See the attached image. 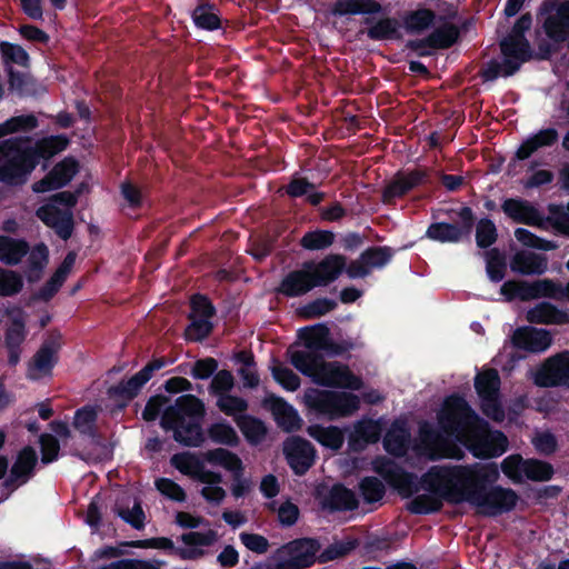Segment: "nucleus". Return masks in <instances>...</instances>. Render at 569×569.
<instances>
[{
	"label": "nucleus",
	"instance_id": "obj_1",
	"mask_svg": "<svg viewBox=\"0 0 569 569\" xmlns=\"http://www.w3.org/2000/svg\"><path fill=\"white\" fill-rule=\"evenodd\" d=\"M467 447L477 458L501 456L508 440L500 431H489L488 423L460 397L447 398L438 413V428L433 430L423 422L419 430V442L415 446L418 456L429 460L443 458L460 459Z\"/></svg>",
	"mask_w": 569,
	"mask_h": 569
},
{
	"label": "nucleus",
	"instance_id": "obj_2",
	"mask_svg": "<svg viewBox=\"0 0 569 569\" xmlns=\"http://www.w3.org/2000/svg\"><path fill=\"white\" fill-rule=\"evenodd\" d=\"M328 337L329 329L323 325L302 329L300 338L305 341V347L289 350L292 366L317 385L351 390L360 389V379L353 376L346 366L338 362H326L315 353L317 350L329 351Z\"/></svg>",
	"mask_w": 569,
	"mask_h": 569
},
{
	"label": "nucleus",
	"instance_id": "obj_3",
	"mask_svg": "<svg viewBox=\"0 0 569 569\" xmlns=\"http://www.w3.org/2000/svg\"><path fill=\"white\" fill-rule=\"evenodd\" d=\"M68 140L62 136L50 137L34 144L29 140H8L0 144V182L23 183L40 158L48 159L62 151Z\"/></svg>",
	"mask_w": 569,
	"mask_h": 569
},
{
	"label": "nucleus",
	"instance_id": "obj_4",
	"mask_svg": "<svg viewBox=\"0 0 569 569\" xmlns=\"http://www.w3.org/2000/svg\"><path fill=\"white\" fill-rule=\"evenodd\" d=\"M457 469L472 470V485L466 486V490L473 491L482 489L480 482H493L499 477V470L496 463L475 465V466H435L430 468L421 478V487L431 492L432 497L420 496L412 502V510L417 513H428L438 510L441 507L442 486L451 487L456 485Z\"/></svg>",
	"mask_w": 569,
	"mask_h": 569
},
{
	"label": "nucleus",
	"instance_id": "obj_5",
	"mask_svg": "<svg viewBox=\"0 0 569 569\" xmlns=\"http://www.w3.org/2000/svg\"><path fill=\"white\" fill-rule=\"evenodd\" d=\"M472 470L457 469L456 485L451 487L442 486V499L453 503L469 502L478 512L487 516H496L511 510L518 500L517 495L511 489L495 487L488 491L483 488L479 490L468 491L466 486L472 485Z\"/></svg>",
	"mask_w": 569,
	"mask_h": 569
},
{
	"label": "nucleus",
	"instance_id": "obj_6",
	"mask_svg": "<svg viewBox=\"0 0 569 569\" xmlns=\"http://www.w3.org/2000/svg\"><path fill=\"white\" fill-rule=\"evenodd\" d=\"M204 416L203 402L192 395L181 396L174 406L166 409L161 426L173 431L174 439L186 446L198 447L203 441L201 420Z\"/></svg>",
	"mask_w": 569,
	"mask_h": 569
},
{
	"label": "nucleus",
	"instance_id": "obj_7",
	"mask_svg": "<svg viewBox=\"0 0 569 569\" xmlns=\"http://www.w3.org/2000/svg\"><path fill=\"white\" fill-rule=\"evenodd\" d=\"M531 22V17L527 14L516 22L511 33L500 43L501 61L492 62L485 70L483 76L487 80L511 76L530 58V48L523 38V32L530 29Z\"/></svg>",
	"mask_w": 569,
	"mask_h": 569
},
{
	"label": "nucleus",
	"instance_id": "obj_8",
	"mask_svg": "<svg viewBox=\"0 0 569 569\" xmlns=\"http://www.w3.org/2000/svg\"><path fill=\"white\" fill-rule=\"evenodd\" d=\"M303 403L310 411L335 420L355 413L359 409L360 400L349 392L309 388L303 393Z\"/></svg>",
	"mask_w": 569,
	"mask_h": 569
},
{
	"label": "nucleus",
	"instance_id": "obj_9",
	"mask_svg": "<svg viewBox=\"0 0 569 569\" xmlns=\"http://www.w3.org/2000/svg\"><path fill=\"white\" fill-rule=\"evenodd\" d=\"M318 549L315 540H296L279 548L272 561L276 569H303L315 562Z\"/></svg>",
	"mask_w": 569,
	"mask_h": 569
},
{
	"label": "nucleus",
	"instance_id": "obj_10",
	"mask_svg": "<svg viewBox=\"0 0 569 569\" xmlns=\"http://www.w3.org/2000/svg\"><path fill=\"white\" fill-rule=\"evenodd\" d=\"M475 388L482 412L495 421H502L505 412L499 401L500 378L496 370L486 369L475 378Z\"/></svg>",
	"mask_w": 569,
	"mask_h": 569
},
{
	"label": "nucleus",
	"instance_id": "obj_11",
	"mask_svg": "<svg viewBox=\"0 0 569 569\" xmlns=\"http://www.w3.org/2000/svg\"><path fill=\"white\" fill-rule=\"evenodd\" d=\"M533 382L540 387H569V352L547 359L533 373Z\"/></svg>",
	"mask_w": 569,
	"mask_h": 569
},
{
	"label": "nucleus",
	"instance_id": "obj_12",
	"mask_svg": "<svg viewBox=\"0 0 569 569\" xmlns=\"http://www.w3.org/2000/svg\"><path fill=\"white\" fill-rule=\"evenodd\" d=\"M372 469L393 486L401 495L410 496L417 491L413 476L405 472L390 459L383 457L377 458L372 461Z\"/></svg>",
	"mask_w": 569,
	"mask_h": 569
},
{
	"label": "nucleus",
	"instance_id": "obj_13",
	"mask_svg": "<svg viewBox=\"0 0 569 569\" xmlns=\"http://www.w3.org/2000/svg\"><path fill=\"white\" fill-rule=\"evenodd\" d=\"M78 169L79 166L76 160L66 158L56 164L43 179L34 182L32 184V190L36 193H44L57 190L69 183L78 172Z\"/></svg>",
	"mask_w": 569,
	"mask_h": 569
},
{
	"label": "nucleus",
	"instance_id": "obj_14",
	"mask_svg": "<svg viewBox=\"0 0 569 569\" xmlns=\"http://www.w3.org/2000/svg\"><path fill=\"white\" fill-rule=\"evenodd\" d=\"M36 214L46 226L54 229L62 239H68L71 236L73 228L72 211L60 209L54 202L50 201L38 208Z\"/></svg>",
	"mask_w": 569,
	"mask_h": 569
},
{
	"label": "nucleus",
	"instance_id": "obj_15",
	"mask_svg": "<svg viewBox=\"0 0 569 569\" xmlns=\"http://www.w3.org/2000/svg\"><path fill=\"white\" fill-rule=\"evenodd\" d=\"M182 546L179 555L183 559H197L206 555L207 549L218 541V533L212 529L191 531L181 536Z\"/></svg>",
	"mask_w": 569,
	"mask_h": 569
},
{
	"label": "nucleus",
	"instance_id": "obj_16",
	"mask_svg": "<svg viewBox=\"0 0 569 569\" xmlns=\"http://www.w3.org/2000/svg\"><path fill=\"white\" fill-rule=\"evenodd\" d=\"M284 453L296 473H305L313 463L315 450L310 442L301 438H289L284 442Z\"/></svg>",
	"mask_w": 569,
	"mask_h": 569
},
{
	"label": "nucleus",
	"instance_id": "obj_17",
	"mask_svg": "<svg viewBox=\"0 0 569 569\" xmlns=\"http://www.w3.org/2000/svg\"><path fill=\"white\" fill-rule=\"evenodd\" d=\"M551 345L550 333L545 329L519 328L512 336V346L529 352H542Z\"/></svg>",
	"mask_w": 569,
	"mask_h": 569
},
{
	"label": "nucleus",
	"instance_id": "obj_18",
	"mask_svg": "<svg viewBox=\"0 0 569 569\" xmlns=\"http://www.w3.org/2000/svg\"><path fill=\"white\" fill-rule=\"evenodd\" d=\"M10 318V326L6 332V347L9 352V362L17 365L20 360L19 347L24 341V315L20 309H12L8 312Z\"/></svg>",
	"mask_w": 569,
	"mask_h": 569
},
{
	"label": "nucleus",
	"instance_id": "obj_19",
	"mask_svg": "<svg viewBox=\"0 0 569 569\" xmlns=\"http://www.w3.org/2000/svg\"><path fill=\"white\" fill-rule=\"evenodd\" d=\"M264 403L271 410L278 426L283 430L290 432L301 427L302 419L298 411L282 398L269 396L266 398Z\"/></svg>",
	"mask_w": 569,
	"mask_h": 569
},
{
	"label": "nucleus",
	"instance_id": "obj_20",
	"mask_svg": "<svg viewBox=\"0 0 569 569\" xmlns=\"http://www.w3.org/2000/svg\"><path fill=\"white\" fill-rule=\"evenodd\" d=\"M58 341L46 342L37 352L33 361L28 368V378L31 380H40L44 377L50 376L51 370L57 360V352L59 349Z\"/></svg>",
	"mask_w": 569,
	"mask_h": 569
},
{
	"label": "nucleus",
	"instance_id": "obj_21",
	"mask_svg": "<svg viewBox=\"0 0 569 569\" xmlns=\"http://www.w3.org/2000/svg\"><path fill=\"white\" fill-rule=\"evenodd\" d=\"M0 53L3 63L8 68L9 81L11 87L20 90L23 81L19 76H17L12 71L11 66L17 64L20 67H28L29 54L22 47L4 41L0 43Z\"/></svg>",
	"mask_w": 569,
	"mask_h": 569
},
{
	"label": "nucleus",
	"instance_id": "obj_22",
	"mask_svg": "<svg viewBox=\"0 0 569 569\" xmlns=\"http://www.w3.org/2000/svg\"><path fill=\"white\" fill-rule=\"evenodd\" d=\"M315 287L317 286L312 272L309 266L306 264L302 269L287 274L279 287V291L289 297H297L310 291Z\"/></svg>",
	"mask_w": 569,
	"mask_h": 569
},
{
	"label": "nucleus",
	"instance_id": "obj_23",
	"mask_svg": "<svg viewBox=\"0 0 569 569\" xmlns=\"http://www.w3.org/2000/svg\"><path fill=\"white\" fill-rule=\"evenodd\" d=\"M316 286H326L336 280L346 267V260L342 256L330 254L317 264L308 263Z\"/></svg>",
	"mask_w": 569,
	"mask_h": 569
},
{
	"label": "nucleus",
	"instance_id": "obj_24",
	"mask_svg": "<svg viewBox=\"0 0 569 569\" xmlns=\"http://www.w3.org/2000/svg\"><path fill=\"white\" fill-rule=\"evenodd\" d=\"M503 212L513 221L531 226H540L542 217L528 201L521 199H507L502 203Z\"/></svg>",
	"mask_w": 569,
	"mask_h": 569
},
{
	"label": "nucleus",
	"instance_id": "obj_25",
	"mask_svg": "<svg viewBox=\"0 0 569 569\" xmlns=\"http://www.w3.org/2000/svg\"><path fill=\"white\" fill-rule=\"evenodd\" d=\"M510 268L521 274H541L547 270V259L541 254L520 251L512 257Z\"/></svg>",
	"mask_w": 569,
	"mask_h": 569
},
{
	"label": "nucleus",
	"instance_id": "obj_26",
	"mask_svg": "<svg viewBox=\"0 0 569 569\" xmlns=\"http://www.w3.org/2000/svg\"><path fill=\"white\" fill-rule=\"evenodd\" d=\"M37 463L36 451L27 447L20 451L9 477L10 485L18 487L28 481Z\"/></svg>",
	"mask_w": 569,
	"mask_h": 569
},
{
	"label": "nucleus",
	"instance_id": "obj_27",
	"mask_svg": "<svg viewBox=\"0 0 569 569\" xmlns=\"http://www.w3.org/2000/svg\"><path fill=\"white\" fill-rule=\"evenodd\" d=\"M381 427L378 421L362 420L355 425L353 431L349 437V447L357 451L367 443L376 442L379 439Z\"/></svg>",
	"mask_w": 569,
	"mask_h": 569
},
{
	"label": "nucleus",
	"instance_id": "obj_28",
	"mask_svg": "<svg viewBox=\"0 0 569 569\" xmlns=\"http://www.w3.org/2000/svg\"><path fill=\"white\" fill-rule=\"evenodd\" d=\"M385 449L393 456H403L409 447V432L405 422L396 421L383 439Z\"/></svg>",
	"mask_w": 569,
	"mask_h": 569
},
{
	"label": "nucleus",
	"instance_id": "obj_29",
	"mask_svg": "<svg viewBox=\"0 0 569 569\" xmlns=\"http://www.w3.org/2000/svg\"><path fill=\"white\" fill-rule=\"evenodd\" d=\"M171 463L174 468H177L181 473L189 476L193 479H208L213 476L209 473V470L204 468L202 462L194 455L183 452L179 455H174L171 458Z\"/></svg>",
	"mask_w": 569,
	"mask_h": 569
},
{
	"label": "nucleus",
	"instance_id": "obj_30",
	"mask_svg": "<svg viewBox=\"0 0 569 569\" xmlns=\"http://www.w3.org/2000/svg\"><path fill=\"white\" fill-rule=\"evenodd\" d=\"M29 246L22 239L0 236V261L8 266L18 264L28 253Z\"/></svg>",
	"mask_w": 569,
	"mask_h": 569
},
{
	"label": "nucleus",
	"instance_id": "obj_31",
	"mask_svg": "<svg viewBox=\"0 0 569 569\" xmlns=\"http://www.w3.org/2000/svg\"><path fill=\"white\" fill-rule=\"evenodd\" d=\"M307 432L321 446L331 450H338L345 440L342 430L333 426L311 425L308 427Z\"/></svg>",
	"mask_w": 569,
	"mask_h": 569
},
{
	"label": "nucleus",
	"instance_id": "obj_32",
	"mask_svg": "<svg viewBox=\"0 0 569 569\" xmlns=\"http://www.w3.org/2000/svg\"><path fill=\"white\" fill-rule=\"evenodd\" d=\"M558 139V132L555 129H545L528 138L518 149L519 159L529 158L535 151L542 147L551 146Z\"/></svg>",
	"mask_w": 569,
	"mask_h": 569
},
{
	"label": "nucleus",
	"instance_id": "obj_33",
	"mask_svg": "<svg viewBox=\"0 0 569 569\" xmlns=\"http://www.w3.org/2000/svg\"><path fill=\"white\" fill-rule=\"evenodd\" d=\"M162 367V362L156 361L146 366L138 373L131 377L128 381L122 382L118 386V391L128 397H134L139 390L150 380L154 370H158Z\"/></svg>",
	"mask_w": 569,
	"mask_h": 569
},
{
	"label": "nucleus",
	"instance_id": "obj_34",
	"mask_svg": "<svg viewBox=\"0 0 569 569\" xmlns=\"http://www.w3.org/2000/svg\"><path fill=\"white\" fill-rule=\"evenodd\" d=\"M117 515L132 527L140 529L144 526L143 510L136 499L123 497L116 506Z\"/></svg>",
	"mask_w": 569,
	"mask_h": 569
},
{
	"label": "nucleus",
	"instance_id": "obj_35",
	"mask_svg": "<svg viewBox=\"0 0 569 569\" xmlns=\"http://www.w3.org/2000/svg\"><path fill=\"white\" fill-rule=\"evenodd\" d=\"M381 11V6L373 0H338L333 12L337 14H372Z\"/></svg>",
	"mask_w": 569,
	"mask_h": 569
},
{
	"label": "nucleus",
	"instance_id": "obj_36",
	"mask_svg": "<svg viewBox=\"0 0 569 569\" xmlns=\"http://www.w3.org/2000/svg\"><path fill=\"white\" fill-rule=\"evenodd\" d=\"M527 320L535 323H563L568 320L567 315L558 311L547 302L539 303L527 312Z\"/></svg>",
	"mask_w": 569,
	"mask_h": 569
},
{
	"label": "nucleus",
	"instance_id": "obj_37",
	"mask_svg": "<svg viewBox=\"0 0 569 569\" xmlns=\"http://www.w3.org/2000/svg\"><path fill=\"white\" fill-rule=\"evenodd\" d=\"M203 457L208 462L221 466L226 470L232 472L233 476H240L242 472V462L240 458L226 449L219 448L209 450Z\"/></svg>",
	"mask_w": 569,
	"mask_h": 569
},
{
	"label": "nucleus",
	"instance_id": "obj_38",
	"mask_svg": "<svg viewBox=\"0 0 569 569\" xmlns=\"http://www.w3.org/2000/svg\"><path fill=\"white\" fill-rule=\"evenodd\" d=\"M421 179L422 174L420 172L397 176L385 189V200L389 201L393 197L402 196L405 192L417 186Z\"/></svg>",
	"mask_w": 569,
	"mask_h": 569
},
{
	"label": "nucleus",
	"instance_id": "obj_39",
	"mask_svg": "<svg viewBox=\"0 0 569 569\" xmlns=\"http://www.w3.org/2000/svg\"><path fill=\"white\" fill-rule=\"evenodd\" d=\"M469 232V227L462 231L456 226L448 223H435L428 228L427 236L440 242H456L459 241L463 233Z\"/></svg>",
	"mask_w": 569,
	"mask_h": 569
},
{
	"label": "nucleus",
	"instance_id": "obj_40",
	"mask_svg": "<svg viewBox=\"0 0 569 569\" xmlns=\"http://www.w3.org/2000/svg\"><path fill=\"white\" fill-rule=\"evenodd\" d=\"M236 421L249 442L258 443L266 437L267 429L262 421L249 416L240 417Z\"/></svg>",
	"mask_w": 569,
	"mask_h": 569
},
{
	"label": "nucleus",
	"instance_id": "obj_41",
	"mask_svg": "<svg viewBox=\"0 0 569 569\" xmlns=\"http://www.w3.org/2000/svg\"><path fill=\"white\" fill-rule=\"evenodd\" d=\"M48 248L44 244H37L29 253L27 276L29 280L39 279L41 271L48 263Z\"/></svg>",
	"mask_w": 569,
	"mask_h": 569
},
{
	"label": "nucleus",
	"instance_id": "obj_42",
	"mask_svg": "<svg viewBox=\"0 0 569 569\" xmlns=\"http://www.w3.org/2000/svg\"><path fill=\"white\" fill-rule=\"evenodd\" d=\"M37 127V119L31 116H18L0 123V138L16 132H27Z\"/></svg>",
	"mask_w": 569,
	"mask_h": 569
},
{
	"label": "nucleus",
	"instance_id": "obj_43",
	"mask_svg": "<svg viewBox=\"0 0 569 569\" xmlns=\"http://www.w3.org/2000/svg\"><path fill=\"white\" fill-rule=\"evenodd\" d=\"M209 473L213 476L212 479H199V481L203 485L201 495L209 502L220 503L226 497V491L220 486L221 476L212 471H209Z\"/></svg>",
	"mask_w": 569,
	"mask_h": 569
},
{
	"label": "nucleus",
	"instance_id": "obj_44",
	"mask_svg": "<svg viewBox=\"0 0 569 569\" xmlns=\"http://www.w3.org/2000/svg\"><path fill=\"white\" fill-rule=\"evenodd\" d=\"M209 438L217 443L236 446L239 441L236 430L226 422H217L208 429Z\"/></svg>",
	"mask_w": 569,
	"mask_h": 569
},
{
	"label": "nucleus",
	"instance_id": "obj_45",
	"mask_svg": "<svg viewBox=\"0 0 569 569\" xmlns=\"http://www.w3.org/2000/svg\"><path fill=\"white\" fill-rule=\"evenodd\" d=\"M335 236L330 231L316 230L306 233L301 239V246L307 250H322L330 247Z\"/></svg>",
	"mask_w": 569,
	"mask_h": 569
},
{
	"label": "nucleus",
	"instance_id": "obj_46",
	"mask_svg": "<svg viewBox=\"0 0 569 569\" xmlns=\"http://www.w3.org/2000/svg\"><path fill=\"white\" fill-rule=\"evenodd\" d=\"M287 192L291 197L307 196L312 204L319 203L322 199V194L315 191L313 186L302 178L293 179L287 187Z\"/></svg>",
	"mask_w": 569,
	"mask_h": 569
},
{
	"label": "nucleus",
	"instance_id": "obj_47",
	"mask_svg": "<svg viewBox=\"0 0 569 569\" xmlns=\"http://www.w3.org/2000/svg\"><path fill=\"white\" fill-rule=\"evenodd\" d=\"M501 469L503 473L515 482L526 480V460H522L520 456L513 455L507 457L501 463Z\"/></svg>",
	"mask_w": 569,
	"mask_h": 569
},
{
	"label": "nucleus",
	"instance_id": "obj_48",
	"mask_svg": "<svg viewBox=\"0 0 569 569\" xmlns=\"http://www.w3.org/2000/svg\"><path fill=\"white\" fill-rule=\"evenodd\" d=\"M273 379L288 391H295L300 387V378L289 368L280 363L271 367Z\"/></svg>",
	"mask_w": 569,
	"mask_h": 569
},
{
	"label": "nucleus",
	"instance_id": "obj_49",
	"mask_svg": "<svg viewBox=\"0 0 569 569\" xmlns=\"http://www.w3.org/2000/svg\"><path fill=\"white\" fill-rule=\"evenodd\" d=\"M21 288L22 278L18 272L0 268V296H13Z\"/></svg>",
	"mask_w": 569,
	"mask_h": 569
},
{
	"label": "nucleus",
	"instance_id": "obj_50",
	"mask_svg": "<svg viewBox=\"0 0 569 569\" xmlns=\"http://www.w3.org/2000/svg\"><path fill=\"white\" fill-rule=\"evenodd\" d=\"M192 18L194 23L202 29L213 30L220 24V19L212 7H198L193 11Z\"/></svg>",
	"mask_w": 569,
	"mask_h": 569
},
{
	"label": "nucleus",
	"instance_id": "obj_51",
	"mask_svg": "<svg viewBox=\"0 0 569 569\" xmlns=\"http://www.w3.org/2000/svg\"><path fill=\"white\" fill-rule=\"evenodd\" d=\"M217 407L224 412L227 416L237 417L247 409V402L242 398L223 395L217 400Z\"/></svg>",
	"mask_w": 569,
	"mask_h": 569
},
{
	"label": "nucleus",
	"instance_id": "obj_52",
	"mask_svg": "<svg viewBox=\"0 0 569 569\" xmlns=\"http://www.w3.org/2000/svg\"><path fill=\"white\" fill-rule=\"evenodd\" d=\"M238 359L243 363L238 373L241 377L243 385L249 388H254L259 385V377L250 355L242 352Z\"/></svg>",
	"mask_w": 569,
	"mask_h": 569
},
{
	"label": "nucleus",
	"instance_id": "obj_53",
	"mask_svg": "<svg viewBox=\"0 0 569 569\" xmlns=\"http://www.w3.org/2000/svg\"><path fill=\"white\" fill-rule=\"evenodd\" d=\"M516 239L522 243L523 246L549 251L556 249V244L551 241L541 239L533 233H531L529 230L523 228H518L515 231Z\"/></svg>",
	"mask_w": 569,
	"mask_h": 569
},
{
	"label": "nucleus",
	"instance_id": "obj_54",
	"mask_svg": "<svg viewBox=\"0 0 569 569\" xmlns=\"http://www.w3.org/2000/svg\"><path fill=\"white\" fill-rule=\"evenodd\" d=\"M526 479L546 481L552 476V467L539 460H526Z\"/></svg>",
	"mask_w": 569,
	"mask_h": 569
},
{
	"label": "nucleus",
	"instance_id": "obj_55",
	"mask_svg": "<svg viewBox=\"0 0 569 569\" xmlns=\"http://www.w3.org/2000/svg\"><path fill=\"white\" fill-rule=\"evenodd\" d=\"M191 323L186 329V337L189 340L198 341L206 338L211 329L212 325L210 319L190 317Z\"/></svg>",
	"mask_w": 569,
	"mask_h": 569
},
{
	"label": "nucleus",
	"instance_id": "obj_56",
	"mask_svg": "<svg viewBox=\"0 0 569 569\" xmlns=\"http://www.w3.org/2000/svg\"><path fill=\"white\" fill-rule=\"evenodd\" d=\"M360 491L366 501L375 502L382 498L385 488L378 479L368 477L361 481Z\"/></svg>",
	"mask_w": 569,
	"mask_h": 569
},
{
	"label": "nucleus",
	"instance_id": "obj_57",
	"mask_svg": "<svg viewBox=\"0 0 569 569\" xmlns=\"http://www.w3.org/2000/svg\"><path fill=\"white\" fill-rule=\"evenodd\" d=\"M479 247L486 248L492 244L497 239V229L492 221L488 219L480 220L476 233Z\"/></svg>",
	"mask_w": 569,
	"mask_h": 569
},
{
	"label": "nucleus",
	"instance_id": "obj_58",
	"mask_svg": "<svg viewBox=\"0 0 569 569\" xmlns=\"http://www.w3.org/2000/svg\"><path fill=\"white\" fill-rule=\"evenodd\" d=\"M96 418L97 412L93 408H82L76 412L73 421L74 428L81 433H89L93 428Z\"/></svg>",
	"mask_w": 569,
	"mask_h": 569
},
{
	"label": "nucleus",
	"instance_id": "obj_59",
	"mask_svg": "<svg viewBox=\"0 0 569 569\" xmlns=\"http://www.w3.org/2000/svg\"><path fill=\"white\" fill-rule=\"evenodd\" d=\"M234 385L233 376L230 371L221 370L213 377L210 390L217 396H223L232 389Z\"/></svg>",
	"mask_w": 569,
	"mask_h": 569
},
{
	"label": "nucleus",
	"instance_id": "obj_60",
	"mask_svg": "<svg viewBox=\"0 0 569 569\" xmlns=\"http://www.w3.org/2000/svg\"><path fill=\"white\" fill-rule=\"evenodd\" d=\"M157 489L167 498L183 501L186 498V493L183 489L176 482L170 479L161 478L156 481Z\"/></svg>",
	"mask_w": 569,
	"mask_h": 569
},
{
	"label": "nucleus",
	"instance_id": "obj_61",
	"mask_svg": "<svg viewBox=\"0 0 569 569\" xmlns=\"http://www.w3.org/2000/svg\"><path fill=\"white\" fill-rule=\"evenodd\" d=\"M487 273L492 281H500L505 276V263L497 251L487 253Z\"/></svg>",
	"mask_w": 569,
	"mask_h": 569
},
{
	"label": "nucleus",
	"instance_id": "obj_62",
	"mask_svg": "<svg viewBox=\"0 0 569 569\" xmlns=\"http://www.w3.org/2000/svg\"><path fill=\"white\" fill-rule=\"evenodd\" d=\"M333 507L337 509H352L356 507V498L352 491L343 487H333L331 491Z\"/></svg>",
	"mask_w": 569,
	"mask_h": 569
},
{
	"label": "nucleus",
	"instance_id": "obj_63",
	"mask_svg": "<svg viewBox=\"0 0 569 569\" xmlns=\"http://www.w3.org/2000/svg\"><path fill=\"white\" fill-rule=\"evenodd\" d=\"M390 258L391 251L387 248L371 249L362 253V261H367L371 269L383 267Z\"/></svg>",
	"mask_w": 569,
	"mask_h": 569
},
{
	"label": "nucleus",
	"instance_id": "obj_64",
	"mask_svg": "<svg viewBox=\"0 0 569 569\" xmlns=\"http://www.w3.org/2000/svg\"><path fill=\"white\" fill-rule=\"evenodd\" d=\"M398 23L393 19H382L372 26L368 34L373 39H383L392 36L397 30Z\"/></svg>",
	"mask_w": 569,
	"mask_h": 569
}]
</instances>
